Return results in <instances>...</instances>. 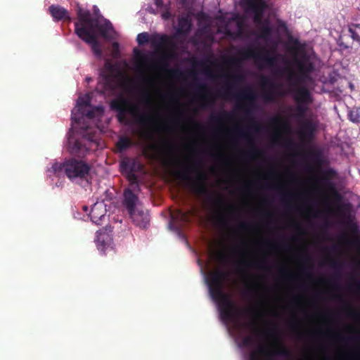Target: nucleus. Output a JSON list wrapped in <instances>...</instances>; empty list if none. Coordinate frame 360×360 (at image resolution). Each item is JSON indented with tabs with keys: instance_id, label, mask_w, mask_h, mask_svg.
<instances>
[{
	"instance_id": "f257e3e1",
	"label": "nucleus",
	"mask_w": 360,
	"mask_h": 360,
	"mask_svg": "<svg viewBox=\"0 0 360 360\" xmlns=\"http://www.w3.org/2000/svg\"><path fill=\"white\" fill-rule=\"evenodd\" d=\"M205 153L198 150L194 158L176 176L187 183V186L197 195L202 198L203 207L207 221L220 231V237L208 245L207 271L205 281L210 297L214 304L219 319L225 326V139H220V183L222 193L212 191L208 187L209 174L204 168L200 155Z\"/></svg>"
},
{
	"instance_id": "f03ea898",
	"label": "nucleus",
	"mask_w": 360,
	"mask_h": 360,
	"mask_svg": "<svg viewBox=\"0 0 360 360\" xmlns=\"http://www.w3.org/2000/svg\"><path fill=\"white\" fill-rule=\"evenodd\" d=\"M234 97L237 101L236 108L244 114L245 120L248 124L246 128L238 127L236 135L247 141L248 149L241 152L243 158H252L259 153L252 139V131L259 132L261 125L252 116V110L256 106L257 94L253 88L247 86L239 89L235 93Z\"/></svg>"
},
{
	"instance_id": "7ed1b4c3",
	"label": "nucleus",
	"mask_w": 360,
	"mask_h": 360,
	"mask_svg": "<svg viewBox=\"0 0 360 360\" xmlns=\"http://www.w3.org/2000/svg\"><path fill=\"white\" fill-rule=\"evenodd\" d=\"M77 20L75 22V32L82 41L89 44L94 54L101 58L103 55L101 45L98 40L96 30L105 39H109L111 36L109 32L113 30L112 23L105 20L103 23L91 17L89 10L83 9L80 6H77Z\"/></svg>"
},
{
	"instance_id": "20e7f679",
	"label": "nucleus",
	"mask_w": 360,
	"mask_h": 360,
	"mask_svg": "<svg viewBox=\"0 0 360 360\" xmlns=\"http://www.w3.org/2000/svg\"><path fill=\"white\" fill-rule=\"evenodd\" d=\"M191 63L193 65L191 68V79L197 85L195 90L200 107L205 108L211 98V92L205 84L200 82L199 75L201 73L207 79L215 78L218 72V63L216 60H212L209 57L201 60L192 57Z\"/></svg>"
},
{
	"instance_id": "39448f33",
	"label": "nucleus",
	"mask_w": 360,
	"mask_h": 360,
	"mask_svg": "<svg viewBox=\"0 0 360 360\" xmlns=\"http://www.w3.org/2000/svg\"><path fill=\"white\" fill-rule=\"evenodd\" d=\"M265 334L274 340L275 347L271 350H269L264 347H259L257 351L252 352L250 354V360H262L259 358V354H265L269 359H272L275 356H281L285 359L292 358V352L284 346L281 340L280 330L277 326L266 330Z\"/></svg>"
},
{
	"instance_id": "423d86ee",
	"label": "nucleus",
	"mask_w": 360,
	"mask_h": 360,
	"mask_svg": "<svg viewBox=\"0 0 360 360\" xmlns=\"http://www.w3.org/2000/svg\"><path fill=\"white\" fill-rule=\"evenodd\" d=\"M64 167L65 174L70 180L79 179L89 183L91 166L87 162L70 158L65 161Z\"/></svg>"
},
{
	"instance_id": "0eeeda50",
	"label": "nucleus",
	"mask_w": 360,
	"mask_h": 360,
	"mask_svg": "<svg viewBox=\"0 0 360 360\" xmlns=\"http://www.w3.org/2000/svg\"><path fill=\"white\" fill-rule=\"evenodd\" d=\"M238 57L240 60L252 58L259 68L261 63L273 66L277 60L276 56H269V51L265 48H255L252 46L240 49L238 51Z\"/></svg>"
},
{
	"instance_id": "6e6552de",
	"label": "nucleus",
	"mask_w": 360,
	"mask_h": 360,
	"mask_svg": "<svg viewBox=\"0 0 360 360\" xmlns=\"http://www.w3.org/2000/svg\"><path fill=\"white\" fill-rule=\"evenodd\" d=\"M120 172L124 174L129 182V186L134 190L139 189L138 176L136 172H141L143 169V165L135 158H124L120 162Z\"/></svg>"
},
{
	"instance_id": "1a4fd4ad",
	"label": "nucleus",
	"mask_w": 360,
	"mask_h": 360,
	"mask_svg": "<svg viewBox=\"0 0 360 360\" xmlns=\"http://www.w3.org/2000/svg\"><path fill=\"white\" fill-rule=\"evenodd\" d=\"M112 110L117 112V118L119 122L128 124L129 121L127 118V113L129 112L135 115L137 111V107L131 104L129 100L123 96H120L112 100L110 102Z\"/></svg>"
},
{
	"instance_id": "9d476101",
	"label": "nucleus",
	"mask_w": 360,
	"mask_h": 360,
	"mask_svg": "<svg viewBox=\"0 0 360 360\" xmlns=\"http://www.w3.org/2000/svg\"><path fill=\"white\" fill-rule=\"evenodd\" d=\"M240 5L248 13L254 14L253 21L257 25L262 24L264 9L266 7L265 0H240Z\"/></svg>"
},
{
	"instance_id": "9b49d317",
	"label": "nucleus",
	"mask_w": 360,
	"mask_h": 360,
	"mask_svg": "<svg viewBox=\"0 0 360 360\" xmlns=\"http://www.w3.org/2000/svg\"><path fill=\"white\" fill-rule=\"evenodd\" d=\"M261 87L262 89V96L266 103H273L278 96H283L284 94L277 91L282 87L281 84H275L266 76L261 77Z\"/></svg>"
},
{
	"instance_id": "f8f14e48",
	"label": "nucleus",
	"mask_w": 360,
	"mask_h": 360,
	"mask_svg": "<svg viewBox=\"0 0 360 360\" xmlns=\"http://www.w3.org/2000/svg\"><path fill=\"white\" fill-rule=\"evenodd\" d=\"M300 58H295V62L300 72V75L296 77V79L300 82L309 77L314 70V65L309 60L308 55L303 52L300 54Z\"/></svg>"
},
{
	"instance_id": "ddd939ff",
	"label": "nucleus",
	"mask_w": 360,
	"mask_h": 360,
	"mask_svg": "<svg viewBox=\"0 0 360 360\" xmlns=\"http://www.w3.org/2000/svg\"><path fill=\"white\" fill-rule=\"evenodd\" d=\"M112 230L111 227L100 229L96 231V243L99 250L105 253L108 249H111L112 243Z\"/></svg>"
},
{
	"instance_id": "4468645a",
	"label": "nucleus",
	"mask_w": 360,
	"mask_h": 360,
	"mask_svg": "<svg viewBox=\"0 0 360 360\" xmlns=\"http://www.w3.org/2000/svg\"><path fill=\"white\" fill-rule=\"evenodd\" d=\"M228 165H229V160H226V195H228V184H229V179H228ZM229 202L228 200V197L226 196V321L228 320L229 317V309L231 307V300H230V295L229 292V271L228 270V231H229V226H228V214L229 212ZM228 327V325L226 324V328Z\"/></svg>"
},
{
	"instance_id": "2eb2a0df",
	"label": "nucleus",
	"mask_w": 360,
	"mask_h": 360,
	"mask_svg": "<svg viewBox=\"0 0 360 360\" xmlns=\"http://www.w3.org/2000/svg\"><path fill=\"white\" fill-rule=\"evenodd\" d=\"M133 223L143 229H146L149 224L150 217L147 211L136 208L128 212Z\"/></svg>"
},
{
	"instance_id": "dca6fc26",
	"label": "nucleus",
	"mask_w": 360,
	"mask_h": 360,
	"mask_svg": "<svg viewBox=\"0 0 360 360\" xmlns=\"http://www.w3.org/2000/svg\"><path fill=\"white\" fill-rule=\"evenodd\" d=\"M151 45L157 49L164 47L174 48L175 44L172 38L166 34H153L150 37Z\"/></svg>"
},
{
	"instance_id": "f3484780",
	"label": "nucleus",
	"mask_w": 360,
	"mask_h": 360,
	"mask_svg": "<svg viewBox=\"0 0 360 360\" xmlns=\"http://www.w3.org/2000/svg\"><path fill=\"white\" fill-rule=\"evenodd\" d=\"M107 210L103 202H96L91 207L90 217L96 224H99L103 218L105 217Z\"/></svg>"
},
{
	"instance_id": "a211bd4d",
	"label": "nucleus",
	"mask_w": 360,
	"mask_h": 360,
	"mask_svg": "<svg viewBox=\"0 0 360 360\" xmlns=\"http://www.w3.org/2000/svg\"><path fill=\"white\" fill-rule=\"evenodd\" d=\"M49 11L55 21L67 20L70 22L72 20L68 10L59 5H51Z\"/></svg>"
},
{
	"instance_id": "6ab92c4d",
	"label": "nucleus",
	"mask_w": 360,
	"mask_h": 360,
	"mask_svg": "<svg viewBox=\"0 0 360 360\" xmlns=\"http://www.w3.org/2000/svg\"><path fill=\"white\" fill-rule=\"evenodd\" d=\"M295 94L294 99L297 104H309L312 98L309 89L305 86H300L292 91Z\"/></svg>"
},
{
	"instance_id": "aec40b11",
	"label": "nucleus",
	"mask_w": 360,
	"mask_h": 360,
	"mask_svg": "<svg viewBox=\"0 0 360 360\" xmlns=\"http://www.w3.org/2000/svg\"><path fill=\"white\" fill-rule=\"evenodd\" d=\"M131 189L133 188H127L124 191L123 205L128 212L136 209V204L139 200L137 195L134 193Z\"/></svg>"
},
{
	"instance_id": "412c9836",
	"label": "nucleus",
	"mask_w": 360,
	"mask_h": 360,
	"mask_svg": "<svg viewBox=\"0 0 360 360\" xmlns=\"http://www.w3.org/2000/svg\"><path fill=\"white\" fill-rule=\"evenodd\" d=\"M273 32L272 27L269 25V20H266L259 29V37L264 40H268Z\"/></svg>"
},
{
	"instance_id": "4be33fe9",
	"label": "nucleus",
	"mask_w": 360,
	"mask_h": 360,
	"mask_svg": "<svg viewBox=\"0 0 360 360\" xmlns=\"http://www.w3.org/2000/svg\"><path fill=\"white\" fill-rule=\"evenodd\" d=\"M132 141L129 138L125 136H121L116 143V146L120 152L126 150L132 146Z\"/></svg>"
},
{
	"instance_id": "5701e85b",
	"label": "nucleus",
	"mask_w": 360,
	"mask_h": 360,
	"mask_svg": "<svg viewBox=\"0 0 360 360\" xmlns=\"http://www.w3.org/2000/svg\"><path fill=\"white\" fill-rule=\"evenodd\" d=\"M191 29V23L187 18H182L179 20V28L177 32L179 34H187Z\"/></svg>"
},
{
	"instance_id": "b1692460",
	"label": "nucleus",
	"mask_w": 360,
	"mask_h": 360,
	"mask_svg": "<svg viewBox=\"0 0 360 360\" xmlns=\"http://www.w3.org/2000/svg\"><path fill=\"white\" fill-rule=\"evenodd\" d=\"M103 111V108L101 106H97V107H93L91 108V109H89L87 110H86L85 109L83 110L82 112V113L85 115L86 117L89 118V119H93L96 117V113L98 112H101Z\"/></svg>"
},
{
	"instance_id": "393cba45",
	"label": "nucleus",
	"mask_w": 360,
	"mask_h": 360,
	"mask_svg": "<svg viewBox=\"0 0 360 360\" xmlns=\"http://www.w3.org/2000/svg\"><path fill=\"white\" fill-rule=\"evenodd\" d=\"M91 103V98L88 95H86L83 97H79L77 100V105L79 107V110L82 111L83 107H89Z\"/></svg>"
},
{
	"instance_id": "a878e982",
	"label": "nucleus",
	"mask_w": 360,
	"mask_h": 360,
	"mask_svg": "<svg viewBox=\"0 0 360 360\" xmlns=\"http://www.w3.org/2000/svg\"><path fill=\"white\" fill-rule=\"evenodd\" d=\"M87 148L85 147L81 141L77 140L73 144L72 152L76 154H79L83 152L87 151Z\"/></svg>"
},
{
	"instance_id": "bb28decb",
	"label": "nucleus",
	"mask_w": 360,
	"mask_h": 360,
	"mask_svg": "<svg viewBox=\"0 0 360 360\" xmlns=\"http://www.w3.org/2000/svg\"><path fill=\"white\" fill-rule=\"evenodd\" d=\"M349 117L353 122H360V108L352 110L349 113Z\"/></svg>"
},
{
	"instance_id": "cd10ccee",
	"label": "nucleus",
	"mask_w": 360,
	"mask_h": 360,
	"mask_svg": "<svg viewBox=\"0 0 360 360\" xmlns=\"http://www.w3.org/2000/svg\"><path fill=\"white\" fill-rule=\"evenodd\" d=\"M153 120V117L148 115L141 114L137 116L136 121L142 125H146Z\"/></svg>"
},
{
	"instance_id": "c85d7f7f",
	"label": "nucleus",
	"mask_w": 360,
	"mask_h": 360,
	"mask_svg": "<svg viewBox=\"0 0 360 360\" xmlns=\"http://www.w3.org/2000/svg\"><path fill=\"white\" fill-rule=\"evenodd\" d=\"M137 43L139 45H143L148 42L149 41V34L147 32H142L137 35L136 37Z\"/></svg>"
},
{
	"instance_id": "c756f323",
	"label": "nucleus",
	"mask_w": 360,
	"mask_h": 360,
	"mask_svg": "<svg viewBox=\"0 0 360 360\" xmlns=\"http://www.w3.org/2000/svg\"><path fill=\"white\" fill-rule=\"evenodd\" d=\"M232 78L233 81L238 84L243 83L245 81V75L243 72L240 71L235 72L233 75Z\"/></svg>"
},
{
	"instance_id": "7c9ffc66",
	"label": "nucleus",
	"mask_w": 360,
	"mask_h": 360,
	"mask_svg": "<svg viewBox=\"0 0 360 360\" xmlns=\"http://www.w3.org/2000/svg\"><path fill=\"white\" fill-rule=\"evenodd\" d=\"M356 27L360 28V25H352V26H350L349 27V32L351 34V37L354 40H355L356 41H360V36L355 30V28H356Z\"/></svg>"
},
{
	"instance_id": "2f4dec72",
	"label": "nucleus",
	"mask_w": 360,
	"mask_h": 360,
	"mask_svg": "<svg viewBox=\"0 0 360 360\" xmlns=\"http://www.w3.org/2000/svg\"><path fill=\"white\" fill-rule=\"evenodd\" d=\"M306 104H297L296 106L295 110H296V116L299 117H302L305 115L307 112V107L305 106Z\"/></svg>"
},
{
	"instance_id": "473e14b6",
	"label": "nucleus",
	"mask_w": 360,
	"mask_h": 360,
	"mask_svg": "<svg viewBox=\"0 0 360 360\" xmlns=\"http://www.w3.org/2000/svg\"><path fill=\"white\" fill-rule=\"evenodd\" d=\"M195 214V210L193 209L189 212H180L181 219L184 222H189L191 221V216H194Z\"/></svg>"
},
{
	"instance_id": "72a5a7b5",
	"label": "nucleus",
	"mask_w": 360,
	"mask_h": 360,
	"mask_svg": "<svg viewBox=\"0 0 360 360\" xmlns=\"http://www.w3.org/2000/svg\"><path fill=\"white\" fill-rule=\"evenodd\" d=\"M236 36L239 39H246L249 37L248 31L246 28L239 27L236 32Z\"/></svg>"
},
{
	"instance_id": "f704fd0d",
	"label": "nucleus",
	"mask_w": 360,
	"mask_h": 360,
	"mask_svg": "<svg viewBox=\"0 0 360 360\" xmlns=\"http://www.w3.org/2000/svg\"><path fill=\"white\" fill-rule=\"evenodd\" d=\"M282 72L284 73V72H288V77H287V79L289 82H290V84L292 86H295L297 84L296 82H293V79L294 77H295V72L290 68H285V69H283L282 70Z\"/></svg>"
},
{
	"instance_id": "c9c22d12",
	"label": "nucleus",
	"mask_w": 360,
	"mask_h": 360,
	"mask_svg": "<svg viewBox=\"0 0 360 360\" xmlns=\"http://www.w3.org/2000/svg\"><path fill=\"white\" fill-rule=\"evenodd\" d=\"M65 162L63 163L56 162L52 165V170L55 172H59L63 171L65 172Z\"/></svg>"
},
{
	"instance_id": "e433bc0d",
	"label": "nucleus",
	"mask_w": 360,
	"mask_h": 360,
	"mask_svg": "<svg viewBox=\"0 0 360 360\" xmlns=\"http://www.w3.org/2000/svg\"><path fill=\"white\" fill-rule=\"evenodd\" d=\"M262 263L263 262H252L248 264L245 261L241 262V264H243L244 265H249L251 266H254V267H257V268H259V269H266V266H262Z\"/></svg>"
},
{
	"instance_id": "4c0bfd02",
	"label": "nucleus",
	"mask_w": 360,
	"mask_h": 360,
	"mask_svg": "<svg viewBox=\"0 0 360 360\" xmlns=\"http://www.w3.org/2000/svg\"><path fill=\"white\" fill-rule=\"evenodd\" d=\"M252 228V225L245 221H241L238 224V229L242 231H248Z\"/></svg>"
},
{
	"instance_id": "58836bf2",
	"label": "nucleus",
	"mask_w": 360,
	"mask_h": 360,
	"mask_svg": "<svg viewBox=\"0 0 360 360\" xmlns=\"http://www.w3.org/2000/svg\"><path fill=\"white\" fill-rule=\"evenodd\" d=\"M272 122L274 124L281 125V126H283V127L288 126V124L286 122L283 121L280 117H274L272 120Z\"/></svg>"
},
{
	"instance_id": "ea45409f",
	"label": "nucleus",
	"mask_w": 360,
	"mask_h": 360,
	"mask_svg": "<svg viewBox=\"0 0 360 360\" xmlns=\"http://www.w3.org/2000/svg\"><path fill=\"white\" fill-rule=\"evenodd\" d=\"M186 120H187L188 122L193 123L194 127H195V128H196L198 130H202V129H204V127H203V125L201 123L198 122H195L193 120V119L191 118V117H187Z\"/></svg>"
},
{
	"instance_id": "a19ab883",
	"label": "nucleus",
	"mask_w": 360,
	"mask_h": 360,
	"mask_svg": "<svg viewBox=\"0 0 360 360\" xmlns=\"http://www.w3.org/2000/svg\"><path fill=\"white\" fill-rule=\"evenodd\" d=\"M141 99L146 105H149L151 103V98L148 93H144L141 96Z\"/></svg>"
},
{
	"instance_id": "79ce46f5",
	"label": "nucleus",
	"mask_w": 360,
	"mask_h": 360,
	"mask_svg": "<svg viewBox=\"0 0 360 360\" xmlns=\"http://www.w3.org/2000/svg\"><path fill=\"white\" fill-rule=\"evenodd\" d=\"M228 49L226 48V65H228V60H229V57H228ZM229 75L228 73V70H226V91L228 90H231L230 89V84H229Z\"/></svg>"
},
{
	"instance_id": "37998d69",
	"label": "nucleus",
	"mask_w": 360,
	"mask_h": 360,
	"mask_svg": "<svg viewBox=\"0 0 360 360\" xmlns=\"http://www.w3.org/2000/svg\"><path fill=\"white\" fill-rule=\"evenodd\" d=\"M304 129L310 133H312L314 130V126L311 122H307L304 124Z\"/></svg>"
},
{
	"instance_id": "c03bdc74",
	"label": "nucleus",
	"mask_w": 360,
	"mask_h": 360,
	"mask_svg": "<svg viewBox=\"0 0 360 360\" xmlns=\"http://www.w3.org/2000/svg\"><path fill=\"white\" fill-rule=\"evenodd\" d=\"M327 262H328L330 266L334 269H337L338 267H339V263L335 259H327Z\"/></svg>"
},
{
	"instance_id": "a18cd8bd",
	"label": "nucleus",
	"mask_w": 360,
	"mask_h": 360,
	"mask_svg": "<svg viewBox=\"0 0 360 360\" xmlns=\"http://www.w3.org/2000/svg\"><path fill=\"white\" fill-rule=\"evenodd\" d=\"M138 56H140V59L143 64L146 63L147 61L148 60V55L146 54L139 52Z\"/></svg>"
},
{
	"instance_id": "49530a36",
	"label": "nucleus",
	"mask_w": 360,
	"mask_h": 360,
	"mask_svg": "<svg viewBox=\"0 0 360 360\" xmlns=\"http://www.w3.org/2000/svg\"><path fill=\"white\" fill-rule=\"evenodd\" d=\"M239 27H243V28H246L247 26H246V24L245 22V20L243 18H240L238 21H237V29H239Z\"/></svg>"
},
{
	"instance_id": "de8ad7c7",
	"label": "nucleus",
	"mask_w": 360,
	"mask_h": 360,
	"mask_svg": "<svg viewBox=\"0 0 360 360\" xmlns=\"http://www.w3.org/2000/svg\"><path fill=\"white\" fill-rule=\"evenodd\" d=\"M277 24H278V29L283 30H287L286 24L283 21L278 20H277Z\"/></svg>"
},
{
	"instance_id": "09e8293b",
	"label": "nucleus",
	"mask_w": 360,
	"mask_h": 360,
	"mask_svg": "<svg viewBox=\"0 0 360 360\" xmlns=\"http://www.w3.org/2000/svg\"><path fill=\"white\" fill-rule=\"evenodd\" d=\"M246 311L248 313L250 314L251 315H252L254 317L259 316V314L252 309H246Z\"/></svg>"
},
{
	"instance_id": "8fccbe9b",
	"label": "nucleus",
	"mask_w": 360,
	"mask_h": 360,
	"mask_svg": "<svg viewBox=\"0 0 360 360\" xmlns=\"http://www.w3.org/2000/svg\"><path fill=\"white\" fill-rule=\"evenodd\" d=\"M359 315H360L359 313H357L356 311L351 309L350 308L349 309L348 316H349L351 317H356V316H359Z\"/></svg>"
},
{
	"instance_id": "3c124183",
	"label": "nucleus",
	"mask_w": 360,
	"mask_h": 360,
	"mask_svg": "<svg viewBox=\"0 0 360 360\" xmlns=\"http://www.w3.org/2000/svg\"><path fill=\"white\" fill-rule=\"evenodd\" d=\"M112 49H113V52H114L115 55L118 53H119V44L117 42H114L112 44Z\"/></svg>"
},
{
	"instance_id": "603ef678",
	"label": "nucleus",
	"mask_w": 360,
	"mask_h": 360,
	"mask_svg": "<svg viewBox=\"0 0 360 360\" xmlns=\"http://www.w3.org/2000/svg\"><path fill=\"white\" fill-rule=\"evenodd\" d=\"M155 4L158 8H163L164 2L163 0H155Z\"/></svg>"
},
{
	"instance_id": "864d4df0",
	"label": "nucleus",
	"mask_w": 360,
	"mask_h": 360,
	"mask_svg": "<svg viewBox=\"0 0 360 360\" xmlns=\"http://www.w3.org/2000/svg\"><path fill=\"white\" fill-rule=\"evenodd\" d=\"M303 260L307 262V263H311V258L309 255H304V256L303 257Z\"/></svg>"
},
{
	"instance_id": "5fc2aeb1",
	"label": "nucleus",
	"mask_w": 360,
	"mask_h": 360,
	"mask_svg": "<svg viewBox=\"0 0 360 360\" xmlns=\"http://www.w3.org/2000/svg\"><path fill=\"white\" fill-rule=\"evenodd\" d=\"M279 273L282 276H285L287 275V271L284 268L279 269Z\"/></svg>"
},
{
	"instance_id": "6e6d98bb",
	"label": "nucleus",
	"mask_w": 360,
	"mask_h": 360,
	"mask_svg": "<svg viewBox=\"0 0 360 360\" xmlns=\"http://www.w3.org/2000/svg\"><path fill=\"white\" fill-rule=\"evenodd\" d=\"M162 56H163L164 58H168L169 56H174V53L168 52V51H165Z\"/></svg>"
},
{
	"instance_id": "4d7b16f0",
	"label": "nucleus",
	"mask_w": 360,
	"mask_h": 360,
	"mask_svg": "<svg viewBox=\"0 0 360 360\" xmlns=\"http://www.w3.org/2000/svg\"><path fill=\"white\" fill-rule=\"evenodd\" d=\"M162 16L165 20H167L170 17V13L169 12H166L162 13Z\"/></svg>"
},
{
	"instance_id": "13d9d810",
	"label": "nucleus",
	"mask_w": 360,
	"mask_h": 360,
	"mask_svg": "<svg viewBox=\"0 0 360 360\" xmlns=\"http://www.w3.org/2000/svg\"><path fill=\"white\" fill-rule=\"evenodd\" d=\"M285 197H288V198H295L297 197V195L296 194H287V195H285ZM286 200V198H285V200Z\"/></svg>"
},
{
	"instance_id": "bf43d9fd",
	"label": "nucleus",
	"mask_w": 360,
	"mask_h": 360,
	"mask_svg": "<svg viewBox=\"0 0 360 360\" xmlns=\"http://www.w3.org/2000/svg\"><path fill=\"white\" fill-rule=\"evenodd\" d=\"M252 338H246L245 340H244V343L245 345H250L251 342H252Z\"/></svg>"
},
{
	"instance_id": "052dcab7",
	"label": "nucleus",
	"mask_w": 360,
	"mask_h": 360,
	"mask_svg": "<svg viewBox=\"0 0 360 360\" xmlns=\"http://www.w3.org/2000/svg\"><path fill=\"white\" fill-rule=\"evenodd\" d=\"M339 46L342 48L343 49H347L349 48V46L347 45H345L344 43L342 42H340L339 43Z\"/></svg>"
},
{
	"instance_id": "680f3d73",
	"label": "nucleus",
	"mask_w": 360,
	"mask_h": 360,
	"mask_svg": "<svg viewBox=\"0 0 360 360\" xmlns=\"http://www.w3.org/2000/svg\"><path fill=\"white\" fill-rule=\"evenodd\" d=\"M174 75H181V72H180V70H172V72Z\"/></svg>"
},
{
	"instance_id": "e2e57ef3",
	"label": "nucleus",
	"mask_w": 360,
	"mask_h": 360,
	"mask_svg": "<svg viewBox=\"0 0 360 360\" xmlns=\"http://www.w3.org/2000/svg\"><path fill=\"white\" fill-rule=\"evenodd\" d=\"M226 38L228 37H230L231 35V31L226 27Z\"/></svg>"
},
{
	"instance_id": "0e129e2a",
	"label": "nucleus",
	"mask_w": 360,
	"mask_h": 360,
	"mask_svg": "<svg viewBox=\"0 0 360 360\" xmlns=\"http://www.w3.org/2000/svg\"><path fill=\"white\" fill-rule=\"evenodd\" d=\"M274 140H275V141H277V140L279 139V136H278V134H275V135L274 136Z\"/></svg>"
},
{
	"instance_id": "69168bd1",
	"label": "nucleus",
	"mask_w": 360,
	"mask_h": 360,
	"mask_svg": "<svg viewBox=\"0 0 360 360\" xmlns=\"http://www.w3.org/2000/svg\"><path fill=\"white\" fill-rule=\"evenodd\" d=\"M336 337H337V338H339L340 340H345V338L341 337V336H340V335H337Z\"/></svg>"
},
{
	"instance_id": "338daca9",
	"label": "nucleus",
	"mask_w": 360,
	"mask_h": 360,
	"mask_svg": "<svg viewBox=\"0 0 360 360\" xmlns=\"http://www.w3.org/2000/svg\"><path fill=\"white\" fill-rule=\"evenodd\" d=\"M179 116L183 117V116H184V114L182 112H179Z\"/></svg>"
},
{
	"instance_id": "774afa93",
	"label": "nucleus",
	"mask_w": 360,
	"mask_h": 360,
	"mask_svg": "<svg viewBox=\"0 0 360 360\" xmlns=\"http://www.w3.org/2000/svg\"><path fill=\"white\" fill-rule=\"evenodd\" d=\"M354 285H355V286H356L358 288H359V283H354Z\"/></svg>"
}]
</instances>
